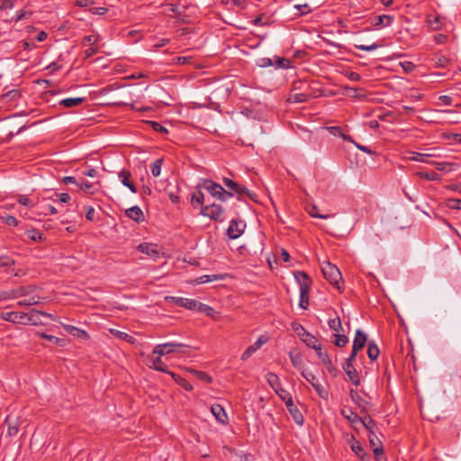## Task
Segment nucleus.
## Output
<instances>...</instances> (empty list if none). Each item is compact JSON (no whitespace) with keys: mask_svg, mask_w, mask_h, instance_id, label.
<instances>
[{"mask_svg":"<svg viewBox=\"0 0 461 461\" xmlns=\"http://www.w3.org/2000/svg\"><path fill=\"white\" fill-rule=\"evenodd\" d=\"M137 249L140 252L144 253L148 256H151V257H158L159 255V251L158 250V246L155 244H152V243L140 244L137 247Z\"/></svg>","mask_w":461,"mask_h":461,"instance_id":"nucleus-21","label":"nucleus"},{"mask_svg":"<svg viewBox=\"0 0 461 461\" xmlns=\"http://www.w3.org/2000/svg\"><path fill=\"white\" fill-rule=\"evenodd\" d=\"M18 203L21 204V205H23V206H32V202L31 199H29L27 196L25 195H19L18 197Z\"/></svg>","mask_w":461,"mask_h":461,"instance_id":"nucleus-64","label":"nucleus"},{"mask_svg":"<svg viewBox=\"0 0 461 461\" xmlns=\"http://www.w3.org/2000/svg\"><path fill=\"white\" fill-rule=\"evenodd\" d=\"M211 412L215 417L218 422L226 425L229 421L228 415L224 410V408L220 404H212L211 406Z\"/></svg>","mask_w":461,"mask_h":461,"instance_id":"nucleus-15","label":"nucleus"},{"mask_svg":"<svg viewBox=\"0 0 461 461\" xmlns=\"http://www.w3.org/2000/svg\"><path fill=\"white\" fill-rule=\"evenodd\" d=\"M299 327L302 332H298V336L309 348L315 350L321 346L315 336L308 332L302 325H299Z\"/></svg>","mask_w":461,"mask_h":461,"instance_id":"nucleus-10","label":"nucleus"},{"mask_svg":"<svg viewBox=\"0 0 461 461\" xmlns=\"http://www.w3.org/2000/svg\"><path fill=\"white\" fill-rule=\"evenodd\" d=\"M411 153L412 156L409 158L410 160L423 162V163H428V164L431 163V161L427 159V158L432 156L430 154H423V153H418V152H414V151H412Z\"/></svg>","mask_w":461,"mask_h":461,"instance_id":"nucleus-41","label":"nucleus"},{"mask_svg":"<svg viewBox=\"0 0 461 461\" xmlns=\"http://www.w3.org/2000/svg\"><path fill=\"white\" fill-rule=\"evenodd\" d=\"M274 391L282 399V401L285 402V403L289 401L288 399H293L291 393L287 392L285 389H284L281 385L279 386L278 389H275Z\"/></svg>","mask_w":461,"mask_h":461,"instance_id":"nucleus-48","label":"nucleus"},{"mask_svg":"<svg viewBox=\"0 0 461 461\" xmlns=\"http://www.w3.org/2000/svg\"><path fill=\"white\" fill-rule=\"evenodd\" d=\"M309 214L312 217L314 218H320V219H328L330 217L329 214H321L318 212V208L316 205H312V208L309 210Z\"/></svg>","mask_w":461,"mask_h":461,"instance_id":"nucleus-53","label":"nucleus"},{"mask_svg":"<svg viewBox=\"0 0 461 461\" xmlns=\"http://www.w3.org/2000/svg\"><path fill=\"white\" fill-rule=\"evenodd\" d=\"M367 340V336L365 332L360 330L356 331L355 339L353 340L352 349L355 352H358L365 347Z\"/></svg>","mask_w":461,"mask_h":461,"instance_id":"nucleus-18","label":"nucleus"},{"mask_svg":"<svg viewBox=\"0 0 461 461\" xmlns=\"http://www.w3.org/2000/svg\"><path fill=\"white\" fill-rule=\"evenodd\" d=\"M266 379L273 390L278 389L281 385L279 377L274 373H267L266 375Z\"/></svg>","mask_w":461,"mask_h":461,"instance_id":"nucleus-36","label":"nucleus"},{"mask_svg":"<svg viewBox=\"0 0 461 461\" xmlns=\"http://www.w3.org/2000/svg\"><path fill=\"white\" fill-rule=\"evenodd\" d=\"M287 402H285V406L290 412L291 416L293 417L294 422L298 425H303L304 421V418L300 411V410L296 407V405L294 403L293 399L290 400Z\"/></svg>","mask_w":461,"mask_h":461,"instance_id":"nucleus-14","label":"nucleus"},{"mask_svg":"<svg viewBox=\"0 0 461 461\" xmlns=\"http://www.w3.org/2000/svg\"><path fill=\"white\" fill-rule=\"evenodd\" d=\"M446 204L450 209L461 210V199L449 198Z\"/></svg>","mask_w":461,"mask_h":461,"instance_id":"nucleus-51","label":"nucleus"},{"mask_svg":"<svg viewBox=\"0 0 461 461\" xmlns=\"http://www.w3.org/2000/svg\"><path fill=\"white\" fill-rule=\"evenodd\" d=\"M55 201L51 200V196L44 195L39 202L37 207L41 214H54L56 213Z\"/></svg>","mask_w":461,"mask_h":461,"instance_id":"nucleus-9","label":"nucleus"},{"mask_svg":"<svg viewBox=\"0 0 461 461\" xmlns=\"http://www.w3.org/2000/svg\"><path fill=\"white\" fill-rule=\"evenodd\" d=\"M204 203V194L202 191L197 190L194 193H193L191 196V204L194 208L200 207L202 209V206Z\"/></svg>","mask_w":461,"mask_h":461,"instance_id":"nucleus-29","label":"nucleus"},{"mask_svg":"<svg viewBox=\"0 0 461 461\" xmlns=\"http://www.w3.org/2000/svg\"><path fill=\"white\" fill-rule=\"evenodd\" d=\"M276 65L278 68H289L290 67V60L285 58H276Z\"/></svg>","mask_w":461,"mask_h":461,"instance_id":"nucleus-63","label":"nucleus"},{"mask_svg":"<svg viewBox=\"0 0 461 461\" xmlns=\"http://www.w3.org/2000/svg\"><path fill=\"white\" fill-rule=\"evenodd\" d=\"M379 353H380V350L378 348V347L375 345V342H369L368 343V346H367V356L368 357L374 361L375 359H377L378 356H379Z\"/></svg>","mask_w":461,"mask_h":461,"instance_id":"nucleus-37","label":"nucleus"},{"mask_svg":"<svg viewBox=\"0 0 461 461\" xmlns=\"http://www.w3.org/2000/svg\"><path fill=\"white\" fill-rule=\"evenodd\" d=\"M349 395L351 400L362 409V411H365V405L366 404V402L359 395V393L354 390L351 389L349 391Z\"/></svg>","mask_w":461,"mask_h":461,"instance_id":"nucleus-34","label":"nucleus"},{"mask_svg":"<svg viewBox=\"0 0 461 461\" xmlns=\"http://www.w3.org/2000/svg\"><path fill=\"white\" fill-rule=\"evenodd\" d=\"M163 160L161 158L155 160L150 166L151 174L153 176H158L161 172Z\"/></svg>","mask_w":461,"mask_h":461,"instance_id":"nucleus-47","label":"nucleus"},{"mask_svg":"<svg viewBox=\"0 0 461 461\" xmlns=\"http://www.w3.org/2000/svg\"><path fill=\"white\" fill-rule=\"evenodd\" d=\"M223 184L231 191L230 193L238 194L240 200H241L243 195L248 196L252 201L257 200L256 194L249 191L246 186H243L230 178L224 177Z\"/></svg>","mask_w":461,"mask_h":461,"instance_id":"nucleus-5","label":"nucleus"},{"mask_svg":"<svg viewBox=\"0 0 461 461\" xmlns=\"http://www.w3.org/2000/svg\"><path fill=\"white\" fill-rule=\"evenodd\" d=\"M190 372H192L199 380H201L203 382L209 384L212 381V377L205 372L193 370V369H190Z\"/></svg>","mask_w":461,"mask_h":461,"instance_id":"nucleus-49","label":"nucleus"},{"mask_svg":"<svg viewBox=\"0 0 461 461\" xmlns=\"http://www.w3.org/2000/svg\"><path fill=\"white\" fill-rule=\"evenodd\" d=\"M149 123L151 125L152 129L160 133H167V130L162 126L160 123L157 122H149Z\"/></svg>","mask_w":461,"mask_h":461,"instance_id":"nucleus-56","label":"nucleus"},{"mask_svg":"<svg viewBox=\"0 0 461 461\" xmlns=\"http://www.w3.org/2000/svg\"><path fill=\"white\" fill-rule=\"evenodd\" d=\"M37 303V301L34 297L25 298L18 302V304L21 306H31Z\"/></svg>","mask_w":461,"mask_h":461,"instance_id":"nucleus-62","label":"nucleus"},{"mask_svg":"<svg viewBox=\"0 0 461 461\" xmlns=\"http://www.w3.org/2000/svg\"><path fill=\"white\" fill-rule=\"evenodd\" d=\"M393 22V17L387 14L378 15L372 21V25L375 27L379 26H390Z\"/></svg>","mask_w":461,"mask_h":461,"instance_id":"nucleus-27","label":"nucleus"},{"mask_svg":"<svg viewBox=\"0 0 461 461\" xmlns=\"http://www.w3.org/2000/svg\"><path fill=\"white\" fill-rule=\"evenodd\" d=\"M64 330L73 336L74 338L82 339V340H87L89 339V335L86 331L80 330L75 326L69 325V324H61Z\"/></svg>","mask_w":461,"mask_h":461,"instance_id":"nucleus-17","label":"nucleus"},{"mask_svg":"<svg viewBox=\"0 0 461 461\" xmlns=\"http://www.w3.org/2000/svg\"><path fill=\"white\" fill-rule=\"evenodd\" d=\"M368 439H369L370 446L373 447V452H374V454H375L376 456H380L381 454H383L384 449H383L382 442H381V441H380V439L375 436V434L374 433V431H370V433L368 434Z\"/></svg>","mask_w":461,"mask_h":461,"instance_id":"nucleus-20","label":"nucleus"},{"mask_svg":"<svg viewBox=\"0 0 461 461\" xmlns=\"http://www.w3.org/2000/svg\"><path fill=\"white\" fill-rule=\"evenodd\" d=\"M85 101L84 97H70L59 100V105L66 108H71L81 104Z\"/></svg>","mask_w":461,"mask_h":461,"instance_id":"nucleus-30","label":"nucleus"},{"mask_svg":"<svg viewBox=\"0 0 461 461\" xmlns=\"http://www.w3.org/2000/svg\"><path fill=\"white\" fill-rule=\"evenodd\" d=\"M100 36L96 33H93L87 36H85L82 44L84 46H94L96 45V43L99 41Z\"/></svg>","mask_w":461,"mask_h":461,"instance_id":"nucleus-42","label":"nucleus"},{"mask_svg":"<svg viewBox=\"0 0 461 461\" xmlns=\"http://www.w3.org/2000/svg\"><path fill=\"white\" fill-rule=\"evenodd\" d=\"M223 279V276L221 275H204L200 277H198L195 282L197 284H205L209 282H212L215 280H221Z\"/></svg>","mask_w":461,"mask_h":461,"instance_id":"nucleus-39","label":"nucleus"},{"mask_svg":"<svg viewBox=\"0 0 461 461\" xmlns=\"http://www.w3.org/2000/svg\"><path fill=\"white\" fill-rule=\"evenodd\" d=\"M358 424L365 427L370 432L373 431L375 422L369 415H365L363 418L361 417V421Z\"/></svg>","mask_w":461,"mask_h":461,"instance_id":"nucleus-43","label":"nucleus"},{"mask_svg":"<svg viewBox=\"0 0 461 461\" xmlns=\"http://www.w3.org/2000/svg\"><path fill=\"white\" fill-rule=\"evenodd\" d=\"M294 277L299 283L300 286V303L299 305L303 309H307L309 306V292L312 281L308 275L303 271H297L294 273Z\"/></svg>","mask_w":461,"mask_h":461,"instance_id":"nucleus-1","label":"nucleus"},{"mask_svg":"<svg viewBox=\"0 0 461 461\" xmlns=\"http://www.w3.org/2000/svg\"><path fill=\"white\" fill-rule=\"evenodd\" d=\"M318 357L321 359L322 363L329 359L330 356L327 352L322 351L321 346L315 349Z\"/></svg>","mask_w":461,"mask_h":461,"instance_id":"nucleus-60","label":"nucleus"},{"mask_svg":"<svg viewBox=\"0 0 461 461\" xmlns=\"http://www.w3.org/2000/svg\"><path fill=\"white\" fill-rule=\"evenodd\" d=\"M5 424L7 425V434L10 437L15 436L18 433L19 424L16 418L8 415L5 419Z\"/></svg>","mask_w":461,"mask_h":461,"instance_id":"nucleus-24","label":"nucleus"},{"mask_svg":"<svg viewBox=\"0 0 461 461\" xmlns=\"http://www.w3.org/2000/svg\"><path fill=\"white\" fill-rule=\"evenodd\" d=\"M321 271L325 279L339 290L340 283L342 281V276L339 269L335 265L330 262H325L321 267Z\"/></svg>","mask_w":461,"mask_h":461,"instance_id":"nucleus-3","label":"nucleus"},{"mask_svg":"<svg viewBox=\"0 0 461 461\" xmlns=\"http://www.w3.org/2000/svg\"><path fill=\"white\" fill-rule=\"evenodd\" d=\"M77 186L79 190L83 191L84 193L94 194L98 191L97 186H100V182L90 183L86 181H79Z\"/></svg>","mask_w":461,"mask_h":461,"instance_id":"nucleus-22","label":"nucleus"},{"mask_svg":"<svg viewBox=\"0 0 461 461\" xmlns=\"http://www.w3.org/2000/svg\"><path fill=\"white\" fill-rule=\"evenodd\" d=\"M200 213L215 221H222L224 220V209L217 203L202 206Z\"/></svg>","mask_w":461,"mask_h":461,"instance_id":"nucleus-6","label":"nucleus"},{"mask_svg":"<svg viewBox=\"0 0 461 461\" xmlns=\"http://www.w3.org/2000/svg\"><path fill=\"white\" fill-rule=\"evenodd\" d=\"M125 214L130 219L133 220L136 222H140L144 221V214L141 209L139 206H133L125 211Z\"/></svg>","mask_w":461,"mask_h":461,"instance_id":"nucleus-23","label":"nucleus"},{"mask_svg":"<svg viewBox=\"0 0 461 461\" xmlns=\"http://www.w3.org/2000/svg\"><path fill=\"white\" fill-rule=\"evenodd\" d=\"M302 375L312 384L313 385V384H315L316 382H318V379L317 377L312 374V373H306L304 371H302Z\"/></svg>","mask_w":461,"mask_h":461,"instance_id":"nucleus-58","label":"nucleus"},{"mask_svg":"<svg viewBox=\"0 0 461 461\" xmlns=\"http://www.w3.org/2000/svg\"><path fill=\"white\" fill-rule=\"evenodd\" d=\"M0 317L2 320L13 323H24L25 312H1Z\"/></svg>","mask_w":461,"mask_h":461,"instance_id":"nucleus-13","label":"nucleus"},{"mask_svg":"<svg viewBox=\"0 0 461 461\" xmlns=\"http://www.w3.org/2000/svg\"><path fill=\"white\" fill-rule=\"evenodd\" d=\"M4 222L7 224L8 226H17L18 221L15 217L12 215H7L5 217H3Z\"/></svg>","mask_w":461,"mask_h":461,"instance_id":"nucleus-59","label":"nucleus"},{"mask_svg":"<svg viewBox=\"0 0 461 461\" xmlns=\"http://www.w3.org/2000/svg\"><path fill=\"white\" fill-rule=\"evenodd\" d=\"M50 317V315L46 312L32 310V311H30V312H25V318H24L23 324L24 325L44 324L43 319H48Z\"/></svg>","mask_w":461,"mask_h":461,"instance_id":"nucleus-8","label":"nucleus"},{"mask_svg":"<svg viewBox=\"0 0 461 461\" xmlns=\"http://www.w3.org/2000/svg\"><path fill=\"white\" fill-rule=\"evenodd\" d=\"M165 300L169 303H173L176 306H180L192 311H196L199 303L194 299L183 298L177 296H166Z\"/></svg>","mask_w":461,"mask_h":461,"instance_id":"nucleus-7","label":"nucleus"},{"mask_svg":"<svg viewBox=\"0 0 461 461\" xmlns=\"http://www.w3.org/2000/svg\"><path fill=\"white\" fill-rule=\"evenodd\" d=\"M310 95L304 93H296L294 95H290L288 101L293 103H303L306 102L309 98Z\"/></svg>","mask_w":461,"mask_h":461,"instance_id":"nucleus-45","label":"nucleus"},{"mask_svg":"<svg viewBox=\"0 0 461 461\" xmlns=\"http://www.w3.org/2000/svg\"><path fill=\"white\" fill-rule=\"evenodd\" d=\"M341 415L347 419L352 425L357 426L361 421V417L350 409H342Z\"/></svg>","mask_w":461,"mask_h":461,"instance_id":"nucleus-26","label":"nucleus"},{"mask_svg":"<svg viewBox=\"0 0 461 461\" xmlns=\"http://www.w3.org/2000/svg\"><path fill=\"white\" fill-rule=\"evenodd\" d=\"M131 174L130 171L123 169L119 173V178L123 185L127 186L132 193H137L136 186L131 182Z\"/></svg>","mask_w":461,"mask_h":461,"instance_id":"nucleus-25","label":"nucleus"},{"mask_svg":"<svg viewBox=\"0 0 461 461\" xmlns=\"http://www.w3.org/2000/svg\"><path fill=\"white\" fill-rule=\"evenodd\" d=\"M289 357L293 366L298 369H302L303 367V357L300 352L298 351H290Z\"/></svg>","mask_w":461,"mask_h":461,"instance_id":"nucleus-33","label":"nucleus"},{"mask_svg":"<svg viewBox=\"0 0 461 461\" xmlns=\"http://www.w3.org/2000/svg\"><path fill=\"white\" fill-rule=\"evenodd\" d=\"M351 450L359 457L361 460H365L366 456V451L363 448L359 441H357L354 436L351 437Z\"/></svg>","mask_w":461,"mask_h":461,"instance_id":"nucleus-28","label":"nucleus"},{"mask_svg":"<svg viewBox=\"0 0 461 461\" xmlns=\"http://www.w3.org/2000/svg\"><path fill=\"white\" fill-rule=\"evenodd\" d=\"M99 52V48L96 47L95 45L94 46H89L88 49H86L84 53H83V56H84V59H88L94 55H95L96 53Z\"/></svg>","mask_w":461,"mask_h":461,"instance_id":"nucleus-54","label":"nucleus"},{"mask_svg":"<svg viewBox=\"0 0 461 461\" xmlns=\"http://www.w3.org/2000/svg\"><path fill=\"white\" fill-rule=\"evenodd\" d=\"M26 234H27V237L32 240H41V233L36 231L35 230H28Z\"/></svg>","mask_w":461,"mask_h":461,"instance_id":"nucleus-61","label":"nucleus"},{"mask_svg":"<svg viewBox=\"0 0 461 461\" xmlns=\"http://www.w3.org/2000/svg\"><path fill=\"white\" fill-rule=\"evenodd\" d=\"M348 342V339L346 335L343 334H336L335 340L333 343L339 348L345 347Z\"/></svg>","mask_w":461,"mask_h":461,"instance_id":"nucleus-50","label":"nucleus"},{"mask_svg":"<svg viewBox=\"0 0 461 461\" xmlns=\"http://www.w3.org/2000/svg\"><path fill=\"white\" fill-rule=\"evenodd\" d=\"M187 348L188 346L184 345L182 343L167 342L157 345L153 348L152 354L162 357L171 353H187Z\"/></svg>","mask_w":461,"mask_h":461,"instance_id":"nucleus-4","label":"nucleus"},{"mask_svg":"<svg viewBox=\"0 0 461 461\" xmlns=\"http://www.w3.org/2000/svg\"><path fill=\"white\" fill-rule=\"evenodd\" d=\"M111 332L113 334H114L117 338L123 339L131 344H134L136 341V339L133 336H131L126 332H123L121 330H111Z\"/></svg>","mask_w":461,"mask_h":461,"instance_id":"nucleus-40","label":"nucleus"},{"mask_svg":"<svg viewBox=\"0 0 461 461\" xmlns=\"http://www.w3.org/2000/svg\"><path fill=\"white\" fill-rule=\"evenodd\" d=\"M343 370L348 376V379L356 385H359L360 378L357 369L354 367L353 364H344Z\"/></svg>","mask_w":461,"mask_h":461,"instance_id":"nucleus-19","label":"nucleus"},{"mask_svg":"<svg viewBox=\"0 0 461 461\" xmlns=\"http://www.w3.org/2000/svg\"><path fill=\"white\" fill-rule=\"evenodd\" d=\"M416 176L420 178H424V179L429 180V181H437V180L440 179L439 176L433 171L432 172H417Z\"/></svg>","mask_w":461,"mask_h":461,"instance_id":"nucleus-46","label":"nucleus"},{"mask_svg":"<svg viewBox=\"0 0 461 461\" xmlns=\"http://www.w3.org/2000/svg\"><path fill=\"white\" fill-rule=\"evenodd\" d=\"M327 131L334 135V136H339L341 137L344 140H347V141H349V142H352L354 143V140L352 139L351 136L349 135H347L345 134L343 131H342V129L340 127H338V126H331V127H327Z\"/></svg>","mask_w":461,"mask_h":461,"instance_id":"nucleus-32","label":"nucleus"},{"mask_svg":"<svg viewBox=\"0 0 461 461\" xmlns=\"http://www.w3.org/2000/svg\"><path fill=\"white\" fill-rule=\"evenodd\" d=\"M170 375L174 378L176 383L178 385H180L181 387H183L185 390H186V391H192L193 390V385L187 380H185V378L181 377L180 375H176L175 373H170Z\"/></svg>","mask_w":461,"mask_h":461,"instance_id":"nucleus-35","label":"nucleus"},{"mask_svg":"<svg viewBox=\"0 0 461 461\" xmlns=\"http://www.w3.org/2000/svg\"><path fill=\"white\" fill-rule=\"evenodd\" d=\"M23 288L19 289V291H17V292H15V291H12V292L0 291V302L5 301V300L11 299V298H16L19 295H23Z\"/></svg>","mask_w":461,"mask_h":461,"instance_id":"nucleus-38","label":"nucleus"},{"mask_svg":"<svg viewBox=\"0 0 461 461\" xmlns=\"http://www.w3.org/2000/svg\"><path fill=\"white\" fill-rule=\"evenodd\" d=\"M245 226L244 221L232 220L227 230L228 236L232 240L239 238L243 233Z\"/></svg>","mask_w":461,"mask_h":461,"instance_id":"nucleus-11","label":"nucleus"},{"mask_svg":"<svg viewBox=\"0 0 461 461\" xmlns=\"http://www.w3.org/2000/svg\"><path fill=\"white\" fill-rule=\"evenodd\" d=\"M196 312H204L207 316L214 318V313L216 312L215 310L204 303H198Z\"/></svg>","mask_w":461,"mask_h":461,"instance_id":"nucleus-44","label":"nucleus"},{"mask_svg":"<svg viewBox=\"0 0 461 461\" xmlns=\"http://www.w3.org/2000/svg\"><path fill=\"white\" fill-rule=\"evenodd\" d=\"M267 342V338L260 336L254 344L247 348V349L241 355V359L246 360L250 357L257 350H258L264 344Z\"/></svg>","mask_w":461,"mask_h":461,"instance_id":"nucleus-12","label":"nucleus"},{"mask_svg":"<svg viewBox=\"0 0 461 461\" xmlns=\"http://www.w3.org/2000/svg\"><path fill=\"white\" fill-rule=\"evenodd\" d=\"M14 264V260L10 258L7 256H1L0 257V267H9Z\"/></svg>","mask_w":461,"mask_h":461,"instance_id":"nucleus-57","label":"nucleus"},{"mask_svg":"<svg viewBox=\"0 0 461 461\" xmlns=\"http://www.w3.org/2000/svg\"><path fill=\"white\" fill-rule=\"evenodd\" d=\"M379 47H380V45L377 43H373L371 45H363V44H359V45L356 44L355 45L356 49L361 50H366V51L375 50H377Z\"/></svg>","mask_w":461,"mask_h":461,"instance_id":"nucleus-55","label":"nucleus"},{"mask_svg":"<svg viewBox=\"0 0 461 461\" xmlns=\"http://www.w3.org/2000/svg\"><path fill=\"white\" fill-rule=\"evenodd\" d=\"M157 356L158 357L151 359L152 365L150 366V367H153L157 371L170 375L171 372L168 370L167 365L164 364L163 361L161 360V357H159L158 355Z\"/></svg>","mask_w":461,"mask_h":461,"instance_id":"nucleus-31","label":"nucleus"},{"mask_svg":"<svg viewBox=\"0 0 461 461\" xmlns=\"http://www.w3.org/2000/svg\"><path fill=\"white\" fill-rule=\"evenodd\" d=\"M328 324L329 327L335 331H339L342 328L341 321L339 317L330 320Z\"/></svg>","mask_w":461,"mask_h":461,"instance_id":"nucleus-52","label":"nucleus"},{"mask_svg":"<svg viewBox=\"0 0 461 461\" xmlns=\"http://www.w3.org/2000/svg\"><path fill=\"white\" fill-rule=\"evenodd\" d=\"M426 23L433 31H439L445 25V18L438 14H428Z\"/></svg>","mask_w":461,"mask_h":461,"instance_id":"nucleus-16","label":"nucleus"},{"mask_svg":"<svg viewBox=\"0 0 461 461\" xmlns=\"http://www.w3.org/2000/svg\"><path fill=\"white\" fill-rule=\"evenodd\" d=\"M200 186L205 189L212 197L223 202L226 201L229 197L233 196L232 193L226 191L221 185L210 179L203 180Z\"/></svg>","mask_w":461,"mask_h":461,"instance_id":"nucleus-2","label":"nucleus"}]
</instances>
